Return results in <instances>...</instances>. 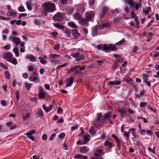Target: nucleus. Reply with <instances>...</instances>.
Masks as SVG:
<instances>
[{"label":"nucleus","mask_w":159,"mask_h":159,"mask_svg":"<svg viewBox=\"0 0 159 159\" xmlns=\"http://www.w3.org/2000/svg\"><path fill=\"white\" fill-rule=\"evenodd\" d=\"M70 27L75 29H76L77 28L78 26L74 22L70 21Z\"/></svg>","instance_id":"obj_37"},{"label":"nucleus","mask_w":159,"mask_h":159,"mask_svg":"<svg viewBox=\"0 0 159 159\" xmlns=\"http://www.w3.org/2000/svg\"><path fill=\"white\" fill-rule=\"evenodd\" d=\"M95 0H89V4L90 6H93L94 4Z\"/></svg>","instance_id":"obj_55"},{"label":"nucleus","mask_w":159,"mask_h":159,"mask_svg":"<svg viewBox=\"0 0 159 159\" xmlns=\"http://www.w3.org/2000/svg\"><path fill=\"white\" fill-rule=\"evenodd\" d=\"M38 73L35 72H33L29 77V80L32 82L37 81L39 79L38 77Z\"/></svg>","instance_id":"obj_9"},{"label":"nucleus","mask_w":159,"mask_h":159,"mask_svg":"<svg viewBox=\"0 0 159 159\" xmlns=\"http://www.w3.org/2000/svg\"><path fill=\"white\" fill-rule=\"evenodd\" d=\"M147 105V103L144 102H141L140 103V106L141 107H143Z\"/></svg>","instance_id":"obj_48"},{"label":"nucleus","mask_w":159,"mask_h":159,"mask_svg":"<svg viewBox=\"0 0 159 159\" xmlns=\"http://www.w3.org/2000/svg\"><path fill=\"white\" fill-rule=\"evenodd\" d=\"M75 157L78 158L79 159H87L86 156H84L81 154L77 155L75 156Z\"/></svg>","instance_id":"obj_25"},{"label":"nucleus","mask_w":159,"mask_h":159,"mask_svg":"<svg viewBox=\"0 0 159 159\" xmlns=\"http://www.w3.org/2000/svg\"><path fill=\"white\" fill-rule=\"evenodd\" d=\"M13 11L12 10H10L7 12V15L9 16H12Z\"/></svg>","instance_id":"obj_50"},{"label":"nucleus","mask_w":159,"mask_h":159,"mask_svg":"<svg viewBox=\"0 0 159 159\" xmlns=\"http://www.w3.org/2000/svg\"><path fill=\"white\" fill-rule=\"evenodd\" d=\"M73 16L74 18L77 20H80L81 17V14L80 13L78 12L75 13Z\"/></svg>","instance_id":"obj_23"},{"label":"nucleus","mask_w":159,"mask_h":159,"mask_svg":"<svg viewBox=\"0 0 159 159\" xmlns=\"http://www.w3.org/2000/svg\"><path fill=\"white\" fill-rule=\"evenodd\" d=\"M18 11H19L22 12L25 11V9L23 7L20 6L19 7V8L18 9Z\"/></svg>","instance_id":"obj_52"},{"label":"nucleus","mask_w":159,"mask_h":159,"mask_svg":"<svg viewBox=\"0 0 159 159\" xmlns=\"http://www.w3.org/2000/svg\"><path fill=\"white\" fill-rule=\"evenodd\" d=\"M94 126H92L90 129V132L92 134H94L95 133V130L94 129Z\"/></svg>","instance_id":"obj_41"},{"label":"nucleus","mask_w":159,"mask_h":159,"mask_svg":"<svg viewBox=\"0 0 159 159\" xmlns=\"http://www.w3.org/2000/svg\"><path fill=\"white\" fill-rule=\"evenodd\" d=\"M25 87L26 88L27 90H29L30 89L31 86V84H28L27 83H26L25 84Z\"/></svg>","instance_id":"obj_36"},{"label":"nucleus","mask_w":159,"mask_h":159,"mask_svg":"<svg viewBox=\"0 0 159 159\" xmlns=\"http://www.w3.org/2000/svg\"><path fill=\"white\" fill-rule=\"evenodd\" d=\"M125 2L126 3L129 4L130 7H134L135 9L136 10H138L139 8L141 7L142 4L140 3H138V2H134L133 0H124Z\"/></svg>","instance_id":"obj_4"},{"label":"nucleus","mask_w":159,"mask_h":159,"mask_svg":"<svg viewBox=\"0 0 159 159\" xmlns=\"http://www.w3.org/2000/svg\"><path fill=\"white\" fill-rule=\"evenodd\" d=\"M13 52L15 53L16 57H18L19 56V52L18 49L16 48H14L13 50Z\"/></svg>","instance_id":"obj_30"},{"label":"nucleus","mask_w":159,"mask_h":159,"mask_svg":"<svg viewBox=\"0 0 159 159\" xmlns=\"http://www.w3.org/2000/svg\"><path fill=\"white\" fill-rule=\"evenodd\" d=\"M90 136L88 134H87L83 136L84 139V144L87 143L88 142L89 140Z\"/></svg>","instance_id":"obj_22"},{"label":"nucleus","mask_w":159,"mask_h":159,"mask_svg":"<svg viewBox=\"0 0 159 159\" xmlns=\"http://www.w3.org/2000/svg\"><path fill=\"white\" fill-rule=\"evenodd\" d=\"M97 48L98 49L102 50L107 52L111 51H116L117 49L114 45L111 44H99L97 46Z\"/></svg>","instance_id":"obj_2"},{"label":"nucleus","mask_w":159,"mask_h":159,"mask_svg":"<svg viewBox=\"0 0 159 159\" xmlns=\"http://www.w3.org/2000/svg\"><path fill=\"white\" fill-rule=\"evenodd\" d=\"M37 114L39 117H42L43 116V112L41 109L38 110L37 112Z\"/></svg>","instance_id":"obj_28"},{"label":"nucleus","mask_w":159,"mask_h":159,"mask_svg":"<svg viewBox=\"0 0 159 159\" xmlns=\"http://www.w3.org/2000/svg\"><path fill=\"white\" fill-rule=\"evenodd\" d=\"M109 10V8L107 7H104L101 10V12L99 14V18L101 19L103 18L104 16L107 14Z\"/></svg>","instance_id":"obj_8"},{"label":"nucleus","mask_w":159,"mask_h":159,"mask_svg":"<svg viewBox=\"0 0 159 159\" xmlns=\"http://www.w3.org/2000/svg\"><path fill=\"white\" fill-rule=\"evenodd\" d=\"M151 55L153 57H156L159 55V52L157 51L154 52H152L151 53Z\"/></svg>","instance_id":"obj_33"},{"label":"nucleus","mask_w":159,"mask_h":159,"mask_svg":"<svg viewBox=\"0 0 159 159\" xmlns=\"http://www.w3.org/2000/svg\"><path fill=\"white\" fill-rule=\"evenodd\" d=\"M112 136L116 140V143H118V142H120V139L114 134H112Z\"/></svg>","instance_id":"obj_49"},{"label":"nucleus","mask_w":159,"mask_h":159,"mask_svg":"<svg viewBox=\"0 0 159 159\" xmlns=\"http://www.w3.org/2000/svg\"><path fill=\"white\" fill-rule=\"evenodd\" d=\"M148 109H149L152 112L154 113L156 112L155 110L153 109V108L150 106L148 105Z\"/></svg>","instance_id":"obj_62"},{"label":"nucleus","mask_w":159,"mask_h":159,"mask_svg":"<svg viewBox=\"0 0 159 159\" xmlns=\"http://www.w3.org/2000/svg\"><path fill=\"white\" fill-rule=\"evenodd\" d=\"M85 14L86 19L89 21H92L94 17L95 12L94 11H90L89 12H86Z\"/></svg>","instance_id":"obj_7"},{"label":"nucleus","mask_w":159,"mask_h":159,"mask_svg":"<svg viewBox=\"0 0 159 159\" xmlns=\"http://www.w3.org/2000/svg\"><path fill=\"white\" fill-rule=\"evenodd\" d=\"M9 40L12 41L16 45L19 44L21 42V40L19 37H15L14 36H10L9 38Z\"/></svg>","instance_id":"obj_10"},{"label":"nucleus","mask_w":159,"mask_h":159,"mask_svg":"<svg viewBox=\"0 0 159 159\" xmlns=\"http://www.w3.org/2000/svg\"><path fill=\"white\" fill-rule=\"evenodd\" d=\"M89 21L86 19L83 18L79 21L80 24H83L85 26H87L89 25L88 22Z\"/></svg>","instance_id":"obj_18"},{"label":"nucleus","mask_w":159,"mask_h":159,"mask_svg":"<svg viewBox=\"0 0 159 159\" xmlns=\"http://www.w3.org/2000/svg\"><path fill=\"white\" fill-rule=\"evenodd\" d=\"M130 133V132L129 131L126 132L125 131L124 133L123 134V135L125 136L126 137V140L127 141H128L129 139V134Z\"/></svg>","instance_id":"obj_26"},{"label":"nucleus","mask_w":159,"mask_h":159,"mask_svg":"<svg viewBox=\"0 0 159 159\" xmlns=\"http://www.w3.org/2000/svg\"><path fill=\"white\" fill-rule=\"evenodd\" d=\"M120 84V82L118 81H110L108 84L111 85H119Z\"/></svg>","instance_id":"obj_24"},{"label":"nucleus","mask_w":159,"mask_h":159,"mask_svg":"<svg viewBox=\"0 0 159 159\" xmlns=\"http://www.w3.org/2000/svg\"><path fill=\"white\" fill-rule=\"evenodd\" d=\"M65 136V134L64 133H61V134H60L59 135V138L61 139H63V138H64Z\"/></svg>","instance_id":"obj_63"},{"label":"nucleus","mask_w":159,"mask_h":159,"mask_svg":"<svg viewBox=\"0 0 159 159\" xmlns=\"http://www.w3.org/2000/svg\"><path fill=\"white\" fill-rule=\"evenodd\" d=\"M11 48V46L10 45H5L4 47H2V48H4L5 49L8 50Z\"/></svg>","instance_id":"obj_58"},{"label":"nucleus","mask_w":159,"mask_h":159,"mask_svg":"<svg viewBox=\"0 0 159 159\" xmlns=\"http://www.w3.org/2000/svg\"><path fill=\"white\" fill-rule=\"evenodd\" d=\"M78 68H80V71L82 70L85 69V67L84 66H82L80 67L79 66H76L75 67L74 69H77Z\"/></svg>","instance_id":"obj_46"},{"label":"nucleus","mask_w":159,"mask_h":159,"mask_svg":"<svg viewBox=\"0 0 159 159\" xmlns=\"http://www.w3.org/2000/svg\"><path fill=\"white\" fill-rule=\"evenodd\" d=\"M26 57L27 59H29L31 62H33L36 61L35 57L31 54L28 55Z\"/></svg>","instance_id":"obj_21"},{"label":"nucleus","mask_w":159,"mask_h":159,"mask_svg":"<svg viewBox=\"0 0 159 159\" xmlns=\"http://www.w3.org/2000/svg\"><path fill=\"white\" fill-rule=\"evenodd\" d=\"M42 7L43 8L42 14L44 16H46L48 13L53 12L57 10L55 4L49 1L43 3Z\"/></svg>","instance_id":"obj_1"},{"label":"nucleus","mask_w":159,"mask_h":159,"mask_svg":"<svg viewBox=\"0 0 159 159\" xmlns=\"http://www.w3.org/2000/svg\"><path fill=\"white\" fill-rule=\"evenodd\" d=\"M63 18V14L60 12H57L53 16V19L55 21H60Z\"/></svg>","instance_id":"obj_6"},{"label":"nucleus","mask_w":159,"mask_h":159,"mask_svg":"<svg viewBox=\"0 0 159 159\" xmlns=\"http://www.w3.org/2000/svg\"><path fill=\"white\" fill-rule=\"evenodd\" d=\"M128 111L130 114H135V112L133 110H131L129 108L127 110Z\"/></svg>","instance_id":"obj_61"},{"label":"nucleus","mask_w":159,"mask_h":159,"mask_svg":"<svg viewBox=\"0 0 159 159\" xmlns=\"http://www.w3.org/2000/svg\"><path fill=\"white\" fill-rule=\"evenodd\" d=\"M138 49V47L137 46H134L133 47V49L132 50V52L133 53H135Z\"/></svg>","instance_id":"obj_60"},{"label":"nucleus","mask_w":159,"mask_h":159,"mask_svg":"<svg viewBox=\"0 0 159 159\" xmlns=\"http://www.w3.org/2000/svg\"><path fill=\"white\" fill-rule=\"evenodd\" d=\"M105 153V152H103L101 149L97 148L96 149L94 153V154L96 157H99L101 155H103Z\"/></svg>","instance_id":"obj_12"},{"label":"nucleus","mask_w":159,"mask_h":159,"mask_svg":"<svg viewBox=\"0 0 159 159\" xmlns=\"http://www.w3.org/2000/svg\"><path fill=\"white\" fill-rule=\"evenodd\" d=\"M104 145L107 148L109 149H111L112 147V143L107 140L105 142Z\"/></svg>","instance_id":"obj_19"},{"label":"nucleus","mask_w":159,"mask_h":159,"mask_svg":"<svg viewBox=\"0 0 159 159\" xmlns=\"http://www.w3.org/2000/svg\"><path fill=\"white\" fill-rule=\"evenodd\" d=\"M60 48V46L59 44H56L54 48L55 50H58Z\"/></svg>","instance_id":"obj_57"},{"label":"nucleus","mask_w":159,"mask_h":159,"mask_svg":"<svg viewBox=\"0 0 159 159\" xmlns=\"http://www.w3.org/2000/svg\"><path fill=\"white\" fill-rule=\"evenodd\" d=\"M26 4L28 9L29 10L31 11L32 9V7L31 6V3L30 2H27Z\"/></svg>","instance_id":"obj_35"},{"label":"nucleus","mask_w":159,"mask_h":159,"mask_svg":"<svg viewBox=\"0 0 159 159\" xmlns=\"http://www.w3.org/2000/svg\"><path fill=\"white\" fill-rule=\"evenodd\" d=\"M97 62L99 66H101L104 63V61L103 60H97Z\"/></svg>","instance_id":"obj_47"},{"label":"nucleus","mask_w":159,"mask_h":159,"mask_svg":"<svg viewBox=\"0 0 159 159\" xmlns=\"http://www.w3.org/2000/svg\"><path fill=\"white\" fill-rule=\"evenodd\" d=\"M43 110L47 113L50 111L52 109V105H51L49 107H47L45 104L42 105Z\"/></svg>","instance_id":"obj_17"},{"label":"nucleus","mask_w":159,"mask_h":159,"mask_svg":"<svg viewBox=\"0 0 159 159\" xmlns=\"http://www.w3.org/2000/svg\"><path fill=\"white\" fill-rule=\"evenodd\" d=\"M97 25L94 26L92 29V35L93 36H95L97 34Z\"/></svg>","instance_id":"obj_20"},{"label":"nucleus","mask_w":159,"mask_h":159,"mask_svg":"<svg viewBox=\"0 0 159 159\" xmlns=\"http://www.w3.org/2000/svg\"><path fill=\"white\" fill-rule=\"evenodd\" d=\"M77 128L78 126L76 125H75L74 126L72 125L71 127V129L72 131H74V130L77 129Z\"/></svg>","instance_id":"obj_51"},{"label":"nucleus","mask_w":159,"mask_h":159,"mask_svg":"<svg viewBox=\"0 0 159 159\" xmlns=\"http://www.w3.org/2000/svg\"><path fill=\"white\" fill-rule=\"evenodd\" d=\"M102 116L101 113H99L97 115V117L95 120L93 122V125L94 126L97 128L98 127L100 126L102 124V123L103 122L101 121L100 120V118Z\"/></svg>","instance_id":"obj_5"},{"label":"nucleus","mask_w":159,"mask_h":159,"mask_svg":"<svg viewBox=\"0 0 159 159\" xmlns=\"http://www.w3.org/2000/svg\"><path fill=\"white\" fill-rule=\"evenodd\" d=\"M16 99L18 100H19L20 97V93L19 90H17L16 91Z\"/></svg>","instance_id":"obj_43"},{"label":"nucleus","mask_w":159,"mask_h":159,"mask_svg":"<svg viewBox=\"0 0 159 159\" xmlns=\"http://www.w3.org/2000/svg\"><path fill=\"white\" fill-rule=\"evenodd\" d=\"M125 42V40H124V39H122L121 41H119L118 43H116V45H118L120 46H121Z\"/></svg>","instance_id":"obj_38"},{"label":"nucleus","mask_w":159,"mask_h":159,"mask_svg":"<svg viewBox=\"0 0 159 159\" xmlns=\"http://www.w3.org/2000/svg\"><path fill=\"white\" fill-rule=\"evenodd\" d=\"M84 57L82 54H79V56L77 57V58L75 60L76 61H79L80 60L84 59Z\"/></svg>","instance_id":"obj_27"},{"label":"nucleus","mask_w":159,"mask_h":159,"mask_svg":"<svg viewBox=\"0 0 159 159\" xmlns=\"http://www.w3.org/2000/svg\"><path fill=\"white\" fill-rule=\"evenodd\" d=\"M30 113H26L25 116H23L22 119L24 120L25 121L30 117Z\"/></svg>","instance_id":"obj_29"},{"label":"nucleus","mask_w":159,"mask_h":159,"mask_svg":"<svg viewBox=\"0 0 159 159\" xmlns=\"http://www.w3.org/2000/svg\"><path fill=\"white\" fill-rule=\"evenodd\" d=\"M71 32L74 39H76L77 38L80 37V34L78 33L76 30H72Z\"/></svg>","instance_id":"obj_13"},{"label":"nucleus","mask_w":159,"mask_h":159,"mask_svg":"<svg viewBox=\"0 0 159 159\" xmlns=\"http://www.w3.org/2000/svg\"><path fill=\"white\" fill-rule=\"evenodd\" d=\"M118 111L120 114H124L125 113V108L123 107L122 108H119Z\"/></svg>","instance_id":"obj_40"},{"label":"nucleus","mask_w":159,"mask_h":159,"mask_svg":"<svg viewBox=\"0 0 159 159\" xmlns=\"http://www.w3.org/2000/svg\"><path fill=\"white\" fill-rule=\"evenodd\" d=\"M149 77V76L148 74H144L143 75V78L144 82L148 80Z\"/></svg>","instance_id":"obj_34"},{"label":"nucleus","mask_w":159,"mask_h":159,"mask_svg":"<svg viewBox=\"0 0 159 159\" xmlns=\"http://www.w3.org/2000/svg\"><path fill=\"white\" fill-rule=\"evenodd\" d=\"M89 151V148L86 146L82 147L80 148V152L82 153H86Z\"/></svg>","instance_id":"obj_16"},{"label":"nucleus","mask_w":159,"mask_h":159,"mask_svg":"<svg viewBox=\"0 0 159 159\" xmlns=\"http://www.w3.org/2000/svg\"><path fill=\"white\" fill-rule=\"evenodd\" d=\"M65 36L68 37H69L70 35V29H66L64 31Z\"/></svg>","instance_id":"obj_31"},{"label":"nucleus","mask_w":159,"mask_h":159,"mask_svg":"<svg viewBox=\"0 0 159 159\" xmlns=\"http://www.w3.org/2000/svg\"><path fill=\"white\" fill-rule=\"evenodd\" d=\"M34 23L38 26H39L41 24L40 21L38 20H35L34 21Z\"/></svg>","instance_id":"obj_59"},{"label":"nucleus","mask_w":159,"mask_h":159,"mask_svg":"<svg viewBox=\"0 0 159 159\" xmlns=\"http://www.w3.org/2000/svg\"><path fill=\"white\" fill-rule=\"evenodd\" d=\"M79 54L77 52L72 53L71 54V56L75 58L76 59L77 57L79 56Z\"/></svg>","instance_id":"obj_45"},{"label":"nucleus","mask_w":159,"mask_h":159,"mask_svg":"<svg viewBox=\"0 0 159 159\" xmlns=\"http://www.w3.org/2000/svg\"><path fill=\"white\" fill-rule=\"evenodd\" d=\"M60 56V55L56 54H52L50 56V58L53 59H56Z\"/></svg>","instance_id":"obj_32"},{"label":"nucleus","mask_w":159,"mask_h":159,"mask_svg":"<svg viewBox=\"0 0 159 159\" xmlns=\"http://www.w3.org/2000/svg\"><path fill=\"white\" fill-rule=\"evenodd\" d=\"M111 113L109 112L105 114L102 118V122H105L107 119L110 118L111 116Z\"/></svg>","instance_id":"obj_14"},{"label":"nucleus","mask_w":159,"mask_h":159,"mask_svg":"<svg viewBox=\"0 0 159 159\" xmlns=\"http://www.w3.org/2000/svg\"><path fill=\"white\" fill-rule=\"evenodd\" d=\"M5 75L7 78L9 79L10 78V75L8 71H6L5 72Z\"/></svg>","instance_id":"obj_42"},{"label":"nucleus","mask_w":159,"mask_h":159,"mask_svg":"<svg viewBox=\"0 0 159 159\" xmlns=\"http://www.w3.org/2000/svg\"><path fill=\"white\" fill-rule=\"evenodd\" d=\"M39 96L41 99H43L45 97L46 95L45 92L44 90L43 89L42 86H39Z\"/></svg>","instance_id":"obj_11"},{"label":"nucleus","mask_w":159,"mask_h":159,"mask_svg":"<svg viewBox=\"0 0 159 159\" xmlns=\"http://www.w3.org/2000/svg\"><path fill=\"white\" fill-rule=\"evenodd\" d=\"M131 17L132 18H134V20L136 21V24L138 26L139 24V22L138 21V16L133 11L131 12Z\"/></svg>","instance_id":"obj_15"},{"label":"nucleus","mask_w":159,"mask_h":159,"mask_svg":"<svg viewBox=\"0 0 159 159\" xmlns=\"http://www.w3.org/2000/svg\"><path fill=\"white\" fill-rule=\"evenodd\" d=\"M35 131L34 130L32 129L30 130L29 132H28L26 133V136H29L31 135H33V134H35Z\"/></svg>","instance_id":"obj_39"},{"label":"nucleus","mask_w":159,"mask_h":159,"mask_svg":"<svg viewBox=\"0 0 159 159\" xmlns=\"http://www.w3.org/2000/svg\"><path fill=\"white\" fill-rule=\"evenodd\" d=\"M62 112V109L61 107H58L57 110V113L59 114L61 113Z\"/></svg>","instance_id":"obj_64"},{"label":"nucleus","mask_w":159,"mask_h":159,"mask_svg":"<svg viewBox=\"0 0 159 159\" xmlns=\"http://www.w3.org/2000/svg\"><path fill=\"white\" fill-rule=\"evenodd\" d=\"M56 135L55 134H52L51 135V136L49 138V140H50L52 141L56 136Z\"/></svg>","instance_id":"obj_54"},{"label":"nucleus","mask_w":159,"mask_h":159,"mask_svg":"<svg viewBox=\"0 0 159 159\" xmlns=\"http://www.w3.org/2000/svg\"><path fill=\"white\" fill-rule=\"evenodd\" d=\"M27 16V14L26 13H21L18 16L19 19H21L22 17H25Z\"/></svg>","instance_id":"obj_53"},{"label":"nucleus","mask_w":159,"mask_h":159,"mask_svg":"<svg viewBox=\"0 0 159 159\" xmlns=\"http://www.w3.org/2000/svg\"><path fill=\"white\" fill-rule=\"evenodd\" d=\"M54 26L56 27L59 28H61L62 27V26L61 25L57 23H55L54 24Z\"/></svg>","instance_id":"obj_56"},{"label":"nucleus","mask_w":159,"mask_h":159,"mask_svg":"<svg viewBox=\"0 0 159 159\" xmlns=\"http://www.w3.org/2000/svg\"><path fill=\"white\" fill-rule=\"evenodd\" d=\"M65 82L66 83V87L70 86V79L69 78H67L65 80Z\"/></svg>","instance_id":"obj_44"},{"label":"nucleus","mask_w":159,"mask_h":159,"mask_svg":"<svg viewBox=\"0 0 159 159\" xmlns=\"http://www.w3.org/2000/svg\"><path fill=\"white\" fill-rule=\"evenodd\" d=\"M4 59H7V61L11 63L14 65L17 64L16 59L13 57V55L10 52H7L5 53Z\"/></svg>","instance_id":"obj_3"}]
</instances>
